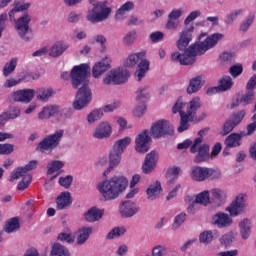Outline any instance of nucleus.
Here are the masks:
<instances>
[{"mask_svg":"<svg viewBox=\"0 0 256 256\" xmlns=\"http://www.w3.org/2000/svg\"><path fill=\"white\" fill-rule=\"evenodd\" d=\"M193 31H195V28L191 26L180 33V37L176 42L178 51L171 54V59L174 63L193 65L197 59V55H205L209 49H213V47L223 39V34L221 33H214L210 36H207L206 33H202L198 38L199 41L189 46L193 39ZM203 38L205 39L203 40ZM179 51H184V53L181 54Z\"/></svg>","mask_w":256,"mask_h":256,"instance_id":"nucleus-1","label":"nucleus"},{"mask_svg":"<svg viewBox=\"0 0 256 256\" xmlns=\"http://www.w3.org/2000/svg\"><path fill=\"white\" fill-rule=\"evenodd\" d=\"M91 68L87 64H80L78 66H74L71 73L63 72L61 74V78L67 81L69 77L72 79V85L75 89L79 87V85H83L76 93V98L73 102V108L76 111H81L85 109L87 105L91 103V99H93L91 95V89L87 85V81H89V74Z\"/></svg>","mask_w":256,"mask_h":256,"instance_id":"nucleus-2","label":"nucleus"},{"mask_svg":"<svg viewBox=\"0 0 256 256\" xmlns=\"http://www.w3.org/2000/svg\"><path fill=\"white\" fill-rule=\"evenodd\" d=\"M199 109H201V98L194 97L189 103H185L182 98H178L172 107V113L180 114V125L177 128L178 133H183V131L189 129V123L194 121Z\"/></svg>","mask_w":256,"mask_h":256,"instance_id":"nucleus-3","label":"nucleus"},{"mask_svg":"<svg viewBox=\"0 0 256 256\" xmlns=\"http://www.w3.org/2000/svg\"><path fill=\"white\" fill-rule=\"evenodd\" d=\"M127 185H129L127 178L119 175L98 183L97 189L104 201H114L127 189Z\"/></svg>","mask_w":256,"mask_h":256,"instance_id":"nucleus-4","label":"nucleus"},{"mask_svg":"<svg viewBox=\"0 0 256 256\" xmlns=\"http://www.w3.org/2000/svg\"><path fill=\"white\" fill-rule=\"evenodd\" d=\"M91 7L88 8L86 19L89 23H103V21H107L109 19V15H111V7L109 6V2L97 0H89Z\"/></svg>","mask_w":256,"mask_h":256,"instance_id":"nucleus-5","label":"nucleus"},{"mask_svg":"<svg viewBox=\"0 0 256 256\" xmlns=\"http://www.w3.org/2000/svg\"><path fill=\"white\" fill-rule=\"evenodd\" d=\"M145 55L146 53L144 51L132 53L124 61V67H130V68L137 67V64L140 61L135 73L138 81H141V79H143V77L147 75V71H149L150 62L149 60L145 59Z\"/></svg>","mask_w":256,"mask_h":256,"instance_id":"nucleus-6","label":"nucleus"},{"mask_svg":"<svg viewBox=\"0 0 256 256\" xmlns=\"http://www.w3.org/2000/svg\"><path fill=\"white\" fill-rule=\"evenodd\" d=\"M37 168V161L32 160L24 167H20L16 169V172L13 173L10 177V181H15V179H20L22 177V181L17 185L18 191H25L27 187L31 184V174L29 171H33V169Z\"/></svg>","mask_w":256,"mask_h":256,"instance_id":"nucleus-7","label":"nucleus"},{"mask_svg":"<svg viewBox=\"0 0 256 256\" xmlns=\"http://www.w3.org/2000/svg\"><path fill=\"white\" fill-rule=\"evenodd\" d=\"M129 79V71L123 67L113 68L103 77L104 85H123Z\"/></svg>","mask_w":256,"mask_h":256,"instance_id":"nucleus-8","label":"nucleus"},{"mask_svg":"<svg viewBox=\"0 0 256 256\" xmlns=\"http://www.w3.org/2000/svg\"><path fill=\"white\" fill-rule=\"evenodd\" d=\"M63 135H65V131L59 129L55 133L46 136L38 144L37 151H40V153H51L53 149H57V147H59V143H61Z\"/></svg>","mask_w":256,"mask_h":256,"instance_id":"nucleus-9","label":"nucleus"},{"mask_svg":"<svg viewBox=\"0 0 256 256\" xmlns=\"http://www.w3.org/2000/svg\"><path fill=\"white\" fill-rule=\"evenodd\" d=\"M209 151V144L203 143V138L201 137L196 138L190 148V153H197L194 158V163L209 161V159H211Z\"/></svg>","mask_w":256,"mask_h":256,"instance_id":"nucleus-10","label":"nucleus"},{"mask_svg":"<svg viewBox=\"0 0 256 256\" xmlns=\"http://www.w3.org/2000/svg\"><path fill=\"white\" fill-rule=\"evenodd\" d=\"M12 21H15L14 27L23 41H31V39H33V32L29 27V24L31 23V15L26 13L17 20H15V18L12 19Z\"/></svg>","mask_w":256,"mask_h":256,"instance_id":"nucleus-11","label":"nucleus"},{"mask_svg":"<svg viewBox=\"0 0 256 256\" xmlns=\"http://www.w3.org/2000/svg\"><path fill=\"white\" fill-rule=\"evenodd\" d=\"M227 213L231 217H239L247 212V200L245 194H239L236 198L226 207Z\"/></svg>","mask_w":256,"mask_h":256,"instance_id":"nucleus-12","label":"nucleus"},{"mask_svg":"<svg viewBox=\"0 0 256 256\" xmlns=\"http://www.w3.org/2000/svg\"><path fill=\"white\" fill-rule=\"evenodd\" d=\"M150 133L155 139H161L165 135H173V127L167 120H158L152 124Z\"/></svg>","mask_w":256,"mask_h":256,"instance_id":"nucleus-13","label":"nucleus"},{"mask_svg":"<svg viewBox=\"0 0 256 256\" xmlns=\"http://www.w3.org/2000/svg\"><path fill=\"white\" fill-rule=\"evenodd\" d=\"M245 115H247L245 110H241V111H238V112L232 114L226 120V123L223 124L222 131L220 132V135H223V136L229 135V133H231V131H233V129H235V127H237L241 123V121H243V119H245Z\"/></svg>","mask_w":256,"mask_h":256,"instance_id":"nucleus-14","label":"nucleus"},{"mask_svg":"<svg viewBox=\"0 0 256 256\" xmlns=\"http://www.w3.org/2000/svg\"><path fill=\"white\" fill-rule=\"evenodd\" d=\"M111 135H113V125L107 120L98 123L92 132V137L94 139H98V141H103V139H109Z\"/></svg>","mask_w":256,"mask_h":256,"instance_id":"nucleus-15","label":"nucleus"},{"mask_svg":"<svg viewBox=\"0 0 256 256\" xmlns=\"http://www.w3.org/2000/svg\"><path fill=\"white\" fill-rule=\"evenodd\" d=\"M111 62V56L109 55L96 62L92 68V77L99 79L104 73H107L111 69Z\"/></svg>","mask_w":256,"mask_h":256,"instance_id":"nucleus-16","label":"nucleus"},{"mask_svg":"<svg viewBox=\"0 0 256 256\" xmlns=\"http://www.w3.org/2000/svg\"><path fill=\"white\" fill-rule=\"evenodd\" d=\"M149 130L141 131L135 139V150L137 153H147L149 151V143H151V136Z\"/></svg>","mask_w":256,"mask_h":256,"instance_id":"nucleus-17","label":"nucleus"},{"mask_svg":"<svg viewBox=\"0 0 256 256\" xmlns=\"http://www.w3.org/2000/svg\"><path fill=\"white\" fill-rule=\"evenodd\" d=\"M212 225H215L218 229H225L233 225V218L227 213L218 212L212 217Z\"/></svg>","mask_w":256,"mask_h":256,"instance_id":"nucleus-18","label":"nucleus"},{"mask_svg":"<svg viewBox=\"0 0 256 256\" xmlns=\"http://www.w3.org/2000/svg\"><path fill=\"white\" fill-rule=\"evenodd\" d=\"M210 205L212 207H221L227 201V192L220 188H214L210 191Z\"/></svg>","mask_w":256,"mask_h":256,"instance_id":"nucleus-19","label":"nucleus"},{"mask_svg":"<svg viewBox=\"0 0 256 256\" xmlns=\"http://www.w3.org/2000/svg\"><path fill=\"white\" fill-rule=\"evenodd\" d=\"M33 97H35L34 89H22L12 93L13 101L18 103H31V101H33Z\"/></svg>","mask_w":256,"mask_h":256,"instance_id":"nucleus-20","label":"nucleus"},{"mask_svg":"<svg viewBox=\"0 0 256 256\" xmlns=\"http://www.w3.org/2000/svg\"><path fill=\"white\" fill-rule=\"evenodd\" d=\"M119 211L120 215L124 218L133 217L134 215H137V213H139V206L137 205V203L128 200L124 201L120 205Z\"/></svg>","mask_w":256,"mask_h":256,"instance_id":"nucleus-21","label":"nucleus"},{"mask_svg":"<svg viewBox=\"0 0 256 256\" xmlns=\"http://www.w3.org/2000/svg\"><path fill=\"white\" fill-rule=\"evenodd\" d=\"M157 161H159V154L156 151L148 153L142 166L143 173H151L157 167Z\"/></svg>","mask_w":256,"mask_h":256,"instance_id":"nucleus-22","label":"nucleus"},{"mask_svg":"<svg viewBox=\"0 0 256 256\" xmlns=\"http://www.w3.org/2000/svg\"><path fill=\"white\" fill-rule=\"evenodd\" d=\"M190 178L192 181H196L198 183L206 181V179H208V168L201 166L192 167L190 170Z\"/></svg>","mask_w":256,"mask_h":256,"instance_id":"nucleus-23","label":"nucleus"},{"mask_svg":"<svg viewBox=\"0 0 256 256\" xmlns=\"http://www.w3.org/2000/svg\"><path fill=\"white\" fill-rule=\"evenodd\" d=\"M65 163L61 160H52L47 164V175H53V179L59 177L63 173Z\"/></svg>","mask_w":256,"mask_h":256,"instance_id":"nucleus-24","label":"nucleus"},{"mask_svg":"<svg viewBox=\"0 0 256 256\" xmlns=\"http://www.w3.org/2000/svg\"><path fill=\"white\" fill-rule=\"evenodd\" d=\"M72 203L73 198L71 197V192L69 191L61 192L56 198V207L60 211L67 209V207H71Z\"/></svg>","mask_w":256,"mask_h":256,"instance_id":"nucleus-25","label":"nucleus"},{"mask_svg":"<svg viewBox=\"0 0 256 256\" xmlns=\"http://www.w3.org/2000/svg\"><path fill=\"white\" fill-rule=\"evenodd\" d=\"M203 85H205V78L203 76H195L190 79L186 91L188 95H193V93H199Z\"/></svg>","mask_w":256,"mask_h":256,"instance_id":"nucleus-26","label":"nucleus"},{"mask_svg":"<svg viewBox=\"0 0 256 256\" xmlns=\"http://www.w3.org/2000/svg\"><path fill=\"white\" fill-rule=\"evenodd\" d=\"M67 49H69V44L60 40L48 48V55H50V57H60V55H63Z\"/></svg>","mask_w":256,"mask_h":256,"instance_id":"nucleus-27","label":"nucleus"},{"mask_svg":"<svg viewBox=\"0 0 256 256\" xmlns=\"http://www.w3.org/2000/svg\"><path fill=\"white\" fill-rule=\"evenodd\" d=\"M104 213V210L99 209L97 207H92L83 214V217L84 220L87 221V223H95L103 218Z\"/></svg>","mask_w":256,"mask_h":256,"instance_id":"nucleus-28","label":"nucleus"},{"mask_svg":"<svg viewBox=\"0 0 256 256\" xmlns=\"http://www.w3.org/2000/svg\"><path fill=\"white\" fill-rule=\"evenodd\" d=\"M238 227L240 229L241 239L247 241V239L251 237V228L253 227V222L249 218H244L239 222Z\"/></svg>","mask_w":256,"mask_h":256,"instance_id":"nucleus-29","label":"nucleus"},{"mask_svg":"<svg viewBox=\"0 0 256 256\" xmlns=\"http://www.w3.org/2000/svg\"><path fill=\"white\" fill-rule=\"evenodd\" d=\"M246 136L247 134L245 132L232 133L225 139V145L231 149L241 147V140Z\"/></svg>","mask_w":256,"mask_h":256,"instance_id":"nucleus-30","label":"nucleus"},{"mask_svg":"<svg viewBox=\"0 0 256 256\" xmlns=\"http://www.w3.org/2000/svg\"><path fill=\"white\" fill-rule=\"evenodd\" d=\"M161 191H163L161 182L156 181L154 184L150 185L146 190L148 201H156V199H159V197H161Z\"/></svg>","mask_w":256,"mask_h":256,"instance_id":"nucleus-31","label":"nucleus"},{"mask_svg":"<svg viewBox=\"0 0 256 256\" xmlns=\"http://www.w3.org/2000/svg\"><path fill=\"white\" fill-rule=\"evenodd\" d=\"M135 9V3L128 1L124 3L115 14V19L117 21H124V19H127L129 15V11H133Z\"/></svg>","mask_w":256,"mask_h":256,"instance_id":"nucleus-32","label":"nucleus"},{"mask_svg":"<svg viewBox=\"0 0 256 256\" xmlns=\"http://www.w3.org/2000/svg\"><path fill=\"white\" fill-rule=\"evenodd\" d=\"M219 235L218 230H205L199 235V243H202V245H210L215 239H218Z\"/></svg>","mask_w":256,"mask_h":256,"instance_id":"nucleus-33","label":"nucleus"},{"mask_svg":"<svg viewBox=\"0 0 256 256\" xmlns=\"http://www.w3.org/2000/svg\"><path fill=\"white\" fill-rule=\"evenodd\" d=\"M55 115H59V106L58 105H49L42 109V111L38 114V119L41 121H45L47 119H51V117H55Z\"/></svg>","mask_w":256,"mask_h":256,"instance_id":"nucleus-34","label":"nucleus"},{"mask_svg":"<svg viewBox=\"0 0 256 256\" xmlns=\"http://www.w3.org/2000/svg\"><path fill=\"white\" fill-rule=\"evenodd\" d=\"M121 153L112 150L109 154V167L104 171V175L107 176L108 173L114 170L117 165L121 163Z\"/></svg>","mask_w":256,"mask_h":256,"instance_id":"nucleus-35","label":"nucleus"},{"mask_svg":"<svg viewBox=\"0 0 256 256\" xmlns=\"http://www.w3.org/2000/svg\"><path fill=\"white\" fill-rule=\"evenodd\" d=\"M93 227H82L77 231L76 243L77 245H84V243L91 237Z\"/></svg>","mask_w":256,"mask_h":256,"instance_id":"nucleus-36","label":"nucleus"},{"mask_svg":"<svg viewBox=\"0 0 256 256\" xmlns=\"http://www.w3.org/2000/svg\"><path fill=\"white\" fill-rule=\"evenodd\" d=\"M131 141L132 139L129 136L117 140L113 145L112 151L123 155V153H125V149H127V146L131 145Z\"/></svg>","mask_w":256,"mask_h":256,"instance_id":"nucleus-37","label":"nucleus"},{"mask_svg":"<svg viewBox=\"0 0 256 256\" xmlns=\"http://www.w3.org/2000/svg\"><path fill=\"white\" fill-rule=\"evenodd\" d=\"M35 93H36V99H38V101L47 102L49 101V99H51V97H53L54 91H53V88L42 87V88H38Z\"/></svg>","mask_w":256,"mask_h":256,"instance_id":"nucleus-38","label":"nucleus"},{"mask_svg":"<svg viewBox=\"0 0 256 256\" xmlns=\"http://www.w3.org/2000/svg\"><path fill=\"white\" fill-rule=\"evenodd\" d=\"M30 7H31V2H26V3L15 2L14 7L9 12L10 20L15 19V13H21L23 11H27L30 9Z\"/></svg>","mask_w":256,"mask_h":256,"instance_id":"nucleus-39","label":"nucleus"},{"mask_svg":"<svg viewBox=\"0 0 256 256\" xmlns=\"http://www.w3.org/2000/svg\"><path fill=\"white\" fill-rule=\"evenodd\" d=\"M149 86L144 85L137 89L136 91V101L137 103H147L149 101Z\"/></svg>","mask_w":256,"mask_h":256,"instance_id":"nucleus-40","label":"nucleus"},{"mask_svg":"<svg viewBox=\"0 0 256 256\" xmlns=\"http://www.w3.org/2000/svg\"><path fill=\"white\" fill-rule=\"evenodd\" d=\"M21 115L19 107L11 106L8 111L0 115V121H8V119H17Z\"/></svg>","mask_w":256,"mask_h":256,"instance_id":"nucleus-41","label":"nucleus"},{"mask_svg":"<svg viewBox=\"0 0 256 256\" xmlns=\"http://www.w3.org/2000/svg\"><path fill=\"white\" fill-rule=\"evenodd\" d=\"M166 185L168 189H172L166 197L167 201H171V199H174V197H177V193L181 189V184L179 183L175 184V180H168Z\"/></svg>","mask_w":256,"mask_h":256,"instance_id":"nucleus-42","label":"nucleus"},{"mask_svg":"<svg viewBox=\"0 0 256 256\" xmlns=\"http://www.w3.org/2000/svg\"><path fill=\"white\" fill-rule=\"evenodd\" d=\"M18 62H19V59L17 57H13L10 59L9 62H7L4 65V68H3L4 77H9V75H11L15 71V69H17Z\"/></svg>","mask_w":256,"mask_h":256,"instance_id":"nucleus-43","label":"nucleus"},{"mask_svg":"<svg viewBox=\"0 0 256 256\" xmlns=\"http://www.w3.org/2000/svg\"><path fill=\"white\" fill-rule=\"evenodd\" d=\"M19 227H20L19 218L18 217L10 218L5 223L4 231L5 233H15V231H18Z\"/></svg>","mask_w":256,"mask_h":256,"instance_id":"nucleus-44","label":"nucleus"},{"mask_svg":"<svg viewBox=\"0 0 256 256\" xmlns=\"http://www.w3.org/2000/svg\"><path fill=\"white\" fill-rule=\"evenodd\" d=\"M103 118V109L98 108L92 110L88 115H87V122L89 125H93V123H97V121L101 120Z\"/></svg>","mask_w":256,"mask_h":256,"instance_id":"nucleus-45","label":"nucleus"},{"mask_svg":"<svg viewBox=\"0 0 256 256\" xmlns=\"http://www.w3.org/2000/svg\"><path fill=\"white\" fill-rule=\"evenodd\" d=\"M195 201L198 205H211V196L209 195V191L205 190L196 195Z\"/></svg>","mask_w":256,"mask_h":256,"instance_id":"nucleus-46","label":"nucleus"},{"mask_svg":"<svg viewBox=\"0 0 256 256\" xmlns=\"http://www.w3.org/2000/svg\"><path fill=\"white\" fill-rule=\"evenodd\" d=\"M221 93H224L225 91H229L231 87H233V78L230 76H223L219 80V85H218Z\"/></svg>","mask_w":256,"mask_h":256,"instance_id":"nucleus-47","label":"nucleus"},{"mask_svg":"<svg viewBox=\"0 0 256 256\" xmlns=\"http://www.w3.org/2000/svg\"><path fill=\"white\" fill-rule=\"evenodd\" d=\"M50 256H71V255L69 254V250L65 246L59 243H56L52 247Z\"/></svg>","mask_w":256,"mask_h":256,"instance_id":"nucleus-48","label":"nucleus"},{"mask_svg":"<svg viewBox=\"0 0 256 256\" xmlns=\"http://www.w3.org/2000/svg\"><path fill=\"white\" fill-rule=\"evenodd\" d=\"M136 41H137V31L135 30H131L127 32L122 39V43L123 45H125V47H131V45H133Z\"/></svg>","mask_w":256,"mask_h":256,"instance_id":"nucleus-49","label":"nucleus"},{"mask_svg":"<svg viewBox=\"0 0 256 256\" xmlns=\"http://www.w3.org/2000/svg\"><path fill=\"white\" fill-rule=\"evenodd\" d=\"M243 14V9H236L234 11H232L230 14L226 15L224 22L226 25H231L233 23V21H237V17H239V15Z\"/></svg>","mask_w":256,"mask_h":256,"instance_id":"nucleus-50","label":"nucleus"},{"mask_svg":"<svg viewBox=\"0 0 256 256\" xmlns=\"http://www.w3.org/2000/svg\"><path fill=\"white\" fill-rule=\"evenodd\" d=\"M126 231L127 230L124 227H115L107 234L106 239H117L118 237L125 235Z\"/></svg>","mask_w":256,"mask_h":256,"instance_id":"nucleus-51","label":"nucleus"},{"mask_svg":"<svg viewBox=\"0 0 256 256\" xmlns=\"http://www.w3.org/2000/svg\"><path fill=\"white\" fill-rule=\"evenodd\" d=\"M187 219V214L180 213L174 218V222L172 224V230L177 231V229L181 228V225L185 223V220Z\"/></svg>","mask_w":256,"mask_h":256,"instance_id":"nucleus-52","label":"nucleus"},{"mask_svg":"<svg viewBox=\"0 0 256 256\" xmlns=\"http://www.w3.org/2000/svg\"><path fill=\"white\" fill-rule=\"evenodd\" d=\"M233 241H235V234L233 232H228L219 238L220 245H225V247L231 245Z\"/></svg>","mask_w":256,"mask_h":256,"instance_id":"nucleus-53","label":"nucleus"},{"mask_svg":"<svg viewBox=\"0 0 256 256\" xmlns=\"http://www.w3.org/2000/svg\"><path fill=\"white\" fill-rule=\"evenodd\" d=\"M72 116L73 111H71V109L61 108L59 106L58 121H67V119H71Z\"/></svg>","mask_w":256,"mask_h":256,"instance_id":"nucleus-54","label":"nucleus"},{"mask_svg":"<svg viewBox=\"0 0 256 256\" xmlns=\"http://www.w3.org/2000/svg\"><path fill=\"white\" fill-rule=\"evenodd\" d=\"M147 111V105L143 102H138L136 107L133 110L134 117H143L145 115V112Z\"/></svg>","mask_w":256,"mask_h":256,"instance_id":"nucleus-55","label":"nucleus"},{"mask_svg":"<svg viewBox=\"0 0 256 256\" xmlns=\"http://www.w3.org/2000/svg\"><path fill=\"white\" fill-rule=\"evenodd\" d=\"M254 97L255 92L247 90V92L240 98V103H242V105H251V103H253Z\"/></svg>","mask_w":256,"mask_h":256,"instance_id":"nucleus-56","label":"nucleus"},{"mask_svg":"<svg viewBox=\"0 0 256 256\" xmlns=\"http://www.w3.org/2000/svg\"><path fill=\"white\" fill-rule=\"evenodd\" d=\"M253 21H255V14H249L246 18V21L242 22L240 25V31L245 33L246 31H249V27L253 25Z\"/></svg>","mask_w":256,"mask_h":256,"instance_id":"nucleus-57","label":"nucleus"},{"mask_svg":"<svg viewBox=\"0 0 256 256\" xmlns=\"http://www.w3.org/2000/svg\"><path fill=\"white\" fill-rule=\"evenodd\" d=\"M58 183L64 189H69V187H71L73 183V176L72 175L61 176L58 180Z\"/></svg>","mask_w":256,"mask_h":256,"instance_id":"nucleus-58","label":"nucleus"},{"mask_svg":"<svg viewBox=\"0 0 256 256\" xmlns=\"http://www.w3.org/2000/svg\"><path fill=\"white\" fill-rule=\"evenodd\" d=\"M179 173H181V168L172 167L167 170L166 175H167V178L169 179V181H174V183H175Z\"/></svg>","mask_w":256,"mask_h":256,"instance_id":"nucleus-59","label":"nucleus"},{"mask_svg":"<svg viewBox=\"0 0 256 256\" xmlns=\"http://www.w3.org/2000/svg\"><path fill=\"white\" fill-rule=\"evenodd\" d=\"M121 107V101L115 100L113 103L108 104L102 108L103 113H111L115 111V109H119Z\"/></svg>","mask_w":256,"mask_h":256,"instance_id":"nucleus-60","label":"nucleus"},{"mask_svg":"<svg viewBox=\"0 0 256 256\" xmlns=\"http://www.w3.org/2000/svg\"><path fill=\"white\" fill-rule=\"evenodd\" d=\"M229 73H230V75H232L234 77V79H236V77H239V75H241V73H243V65L235 64V65L231 66L229 69Z\"/></svg>","mask_w":256,"mask_h":256,"instance_id":"nucleus-61","label":"nucleus"},{"mask_svg":"<svg viewBox=\"0 0 256 256\" xmlns=\"http://www.w3.org/2000/svg\"><path fill=\"white\" fill-rule=\"evenodd\" d=\"M14 147L13 144H0V155H11Z\"/></svg>","mask_w":256,"mask_h":256,"instance_id":"nucleus-62","label":"nucleus"},{"mask_svg":"<svg viewBox=\"0 0 256 256\" xmlns=\"http://www.w3.org/2000/svg\"><path fill=\"white\" fill-rule=\"evenodd\" d=\"M179 23V20L168 18L165 28L168 29V31H175L179 27Z\"/></svg>","mask_w":256,"mask_h":256,"instance_id":"nucleus-63","label":"nucleus"},{"mask_svg":"<svg viewBox=\"0 0 256 256\" xmlns=\"http://www.w3.org/2000/svg\"><path fill=\"white\" fill-rule=\"evenodd\" d=\"M221 170H215L213 168H208V179H221Z\"/></svg>","mask_w":256,"mask_h":256,"instance_id":"nucleus-64","label":"nucleus"}]
</instances>
